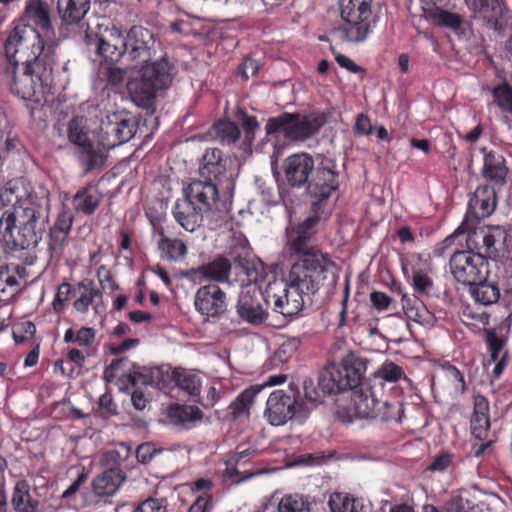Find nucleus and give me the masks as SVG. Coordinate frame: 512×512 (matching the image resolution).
Returning a JSON list of instances; mask_svg holds the SVG:
<instances>
[{"mask_svg": "<svg viewBox=\"0 0 512 512\" xmlns=\"http://www.w3.org/2000/svg\"><path fill=\"white\" fill-rule=\"evenodd\" d=\"M54 54L34 29L14 28L5 42L2 81L19 98L40 103L52 81Z\"/></svg>", "mask_w": 512, "mask_h": 512, "instance_id": "1", "label": "nucleus"}, {"mask_svg": "<svg viewBox=\"0 0 512 512\" xmlns=\"http://www.w3.org/2000/svg\"><path fill=\"white\" fill-rule=\"evenodd\" d=\"M2 202L11 204L0 217V243L6 255L35 248L49 221L50 193L42 186L29 191L23 180L9 181L0 192Z\"/></svg>", "mask_w": 512, "mask_h": 512, "instance_id": "2", "label": "nucleus"}, {"mask_svg": "<svg viewBox=\"0 0 512 512\" xmlns=\"http://www.w3.org/2000/svg\"><path fill=\"white\" fill-rule=\"evenodd\" d=\"M329 217L312 213L301 223L295 226L289 234L288 249L290 255L296 258L291 266L293 275L297 272L316 275L318 277H329L331 268L335 263L327 253L316 244V235L321 221H326Z\"/></svg>", "mask_w": 512, "mask_h": 512, "instance_id": "3", "label": "nucleus"}, {"mask_svg": "<svg viewBox=\"0 0 512 512\" xmlns=\"http://www.w3.org/2000/svg\"><path fill=\"white\" fill-rule=\"evenodd\" d=\"M297 272L293 275L290 269L285 280H275L266 286V297L273 303V311L284 317L299 314L304 306V295L316 294L324 285L327 278L307 273Z\"/></svg>", "mask_w": 512, "mask_h": 512, "instance_id": "4", "label": "nucleus"}, {"mask_svg": "<svg viewBox=\"0 0 512 512\" xmlns=\"http://www.w3.org/2000/svg\"><path fill=\"white\" fill-rule=\"evenodd\" d=\"M404 413L399 401H380L372 388L367 384L350 391V401L339 405L336 416L344 424H350L355 419H371L380 422H401Z\"/></svg>", "mask_w": 512, "mask_h": 512, "instance_id": "5", "label": "nucleus"}, {"mask_svg": "<svg viewBox=\"0 0 512 512\" xmlns=\"http://www.w3.org/2000/svg\"><path fill=\"white\" fill-rule=\"evenodd\" d=\"M367 359L358 352L345 353L339 362L329 363L322 371L318 388L324 395H333L359 388L365 383Z\"/></svg>", "mask_w": 512, "mask_h": 512, "instance_id": "6", "label": "nucleus"}, {"mask_svg": "<svg viewBox=\"0 0 512 512\" xmlns=\"http://www.w3.org/2000/svg\"><path fill=\"white\" fill-rule=\"evenodd\" d=\"M139 67L138 76L128 82L127 88L138 105L148 106L159 90L169 87L174 67L165 57L144 63Z\"/></svg>", "mask_w": 512, "mask_h": 512, "instance_id": "7", "label": "nucleus"}, {"mask_svg": "<svg viewBox=\"0 0 512 512\" xmlns=\"http://www.w3.org/2000/svg\"><path fill=\"white\" fill-rule=\"evenodd\" d=\"M340 10L343 23L334 28V35L348 43L366 41L375 23L372 0H341Z\"/></svg>", "mask_w": 512, "mask_h": 512, "instance_id": "8", "label": "nucleus"}, {"mask_svg": "<svg viewBox=\"0 0 512 512\" xmlns=\"http://www.w3.org/2000/svg\"><path fill=\"white\" fill-rule=\"evenodd\" d=\"M322 122L311 115L283 112L267 119L265 132L267 136H282L287 141H305L319 131Z\"/></svg>", "mask_w": 512, "mask_h": 512, "instance_id": "9", "label": "nucleus"}, {"mask_svg": "<svg viewBox=\"0 0 512 512\" xmlns=\"http://www.w3.org/2000/svg\"><path fill=\"white\" fill-rule=\"evenodd\" d=\"M308 410L299 389L290 384L288 391L278 389L270 394L266 401L264 416L272 426H282L295 416H304Z\"/></svg>", "mask_w": 512, "mask_h": 512, "instance_id": "10", "label": "nucleus"}, {"mask_svg": "<svg viewBox=\"0 0 512 512\" xmlns=\"http://www.w3.org/2000/svg\"><path fill=\"white\" fill-rule=\"evenodd\" d=\"M338 187V173L322 161L315 167L306 184L307 193L311 198L310 212L329 217V199Z\"/></svg>", "mask_w": 512, "mask_h": 512, "instance_id": "11", "label": "nucleus"}, {"mask_svg": "<svg viewBox=\"0 0 512 512\" xmlns=\"http://www.w3.org/2000/svg\"><path fill=\"white\" fill-rule=\"evenodd\" d=\"M491 270L488 259L474 249L456 250L449 259V271L454 280L469 286Z\"/></svg>", "mask_w": 512, "mask_h": 512, "instance_id": "12", "label": "nucleus"}, {"mask_svg": "<svg viewBox=\"0 0 512 512\" xmlns=\"http://www.w3.org/2000/svg\"><path fill=\"white\" fill-rule=\"evenodd\" d=\"M269 306L266 289L263 291L250 278L247 284H242L236 305L237 314L242 321L254 326L263 324L268 319Z\"/></svg>", "mask_w": 512, "mask_h": 512, "instance_id": "13", "label": "nucleus"}, {"mask_svg": "<svg viewBox=\"0 0 512 512\" xmlns=\"http://www.w3.org/2000/svg\"><path fill=\"white\" fill-rule=\"evenodd\" d=\"M99 129L98 145L110 150L133 138L138 129V121L129 113L115 112L101 120Z\"/></svg>", "mask_w": 512, "mask_h": 512, "instance_id": "14", "label": "nucleus"}, {"mask_svg": "<svg viewBox=\"0 0 512 512\" xmlns=\"http://www.w3.org/2000/svg\"><path fill=\"white\" fill-rule=\"evenodd\" d=\"M472 17L490 30L512 29V11L505 0H464Z\"/></svg>", "mask_w": 512, "mask_h": 512, "instance_id": "15", "label": "nucleus"}, {"mask_svg": "<svg viewBox=\"0 0 512 512\" xmlns=\"http://www.w3.org/2000/svg\"><path fill=\"white\" fill-rule=\"evenodd\" d=\"M85 43L88 47H94L96 53L108 62H117L125 56V38L115 26L97 24L96 30L88 28Z\"/></svg>", "mask_w": 512, "mask_h": 512, "instance_id": "16", "label": "nucleus"}, {"mask_svg": "<svg viewBox=\"0 0 512 512\" xmlns=\"http://www.w3.org/2000/svg\"><path fill=\"white\" fill-rule=\"evenodd\" d=\"M125 56L131 68L152 61L156 55L153 33L142 26H133L125 37Z\"/></svg>", "mask_w": 512, "mask_h": 512, "instance_id": "17", "label": "nucleus"}, {"mask_svg": "<svg viewBox=\"0 0 512 512\" xmlns=\"http://www.w3.org/2000/svg\"><path fill=\"white\" fill-rule=\"evenodd\" d=\"M227 306V295L216 283L200 286L195 293V310L205 322L220 320L226 313Z\"/></svg>", "mask_w": 512, "mask_h": 512, "instance_id": "18", "label": "nucleus"}, {"mask_svg": "<svg viewBox=\"0 0 512 512\" xmlns=\"http://www.w3.org/2000/svg\"><path fill=\"white\" fill-rule=\"evenodd\" d=\"M466 247L483 253L486 258H495L499 254L498 244L506 240V231L500 226L473 227L468 223Z\"/></svg>", "mask_w": 512, "mask_h": 512, "instance_id": "19", "label": "nucleus"}, {"mask_svg": "<svg viewBox=\"0 0 512 512\" xmlns=\"http://www.w3.org/2000/svg\"><path fill=\"white\" fill-rule=\"evenodd\" d=\"M21 20L23 25H17L15 28L29 27L34 29L47 44L55 47L53 38L54 29L51 24L50 9L43 0H28L25 5Z\"/></svg>", "mask_w": 512, "mask_h": 512, "instance_id": "20", "label": "nucleus"}, {"mask_svg": "<svg viewBox=\"0 0 512 512\" xmlns=\"http://www.w3.org/2000/svg\"><path fill=\"white\" fill-rule=\"evenodd\" d=\"M315 163L308 153H295L288 156L282 165L285 179L289 186L302 188L311 177Z\"/></svg>", "mask_w": 512, "mask_h": 512, "instance_id": "21", "label": "nucleus"}, {"mask_svg": "<svg viewBox=\"0 0 512 512\" xmlns=\"http://www.w3.org/2000/svg\"><path fill=\"white\" fill-rule=\"evenodd\" d=\"M183 196L205 214L213 210L219 198L217 184L211 181L193 180L183 188Z\"/></svg>", "mask_w": 512, "mask_h": 512, "instance_id": "22", "label": "nucleus"}, {"mask_svg": "<svg viewBox=\"0 0 512 512\" xmlns=\"http://www.w3.org/2000/svg\"><path fill=\"white\" fill-rule=\"evenodd\" d=\"M483 154L482 177L492 186L502 188L507 183L509 168L502 153L487 147L480 148Z\"/></svg>", "mask_w": 512, "mask_h": 512, "instance_id": "23", "label": "nucleus"}, {"mask_svg": "<svg viewBox=\"0 0 512 512\" xmlns=\"http://www.w3.org/2000/svg\"><path fill=\"white\" fill-rule=\"evenodd\" d=\"M496 206V187L490 184L480 185L469 199L468 212L465 219L469 221L470 216L477 221L486 218L495 211Z\"/></svg>", "mask_w": 512, "mask_h": 512, "instance_id": "24", "label": "nucleus"}, {"mask_svg": "<svg viewBox=\"0 0 512 512\" xmlns=\"http://www.w3.org/2000/svg\"><path fill=\"white\" fill-rule=\"evenodd\" d=\"M468 292L475 303L490 306L500 300L498 277L489 270L480 280L468 286Z\"/></svg>", "mask_w": 512, "mask_h": 512, "instance_id": "25", "label": "nucleus"}, {"mask_svg": "<svg viewBox=\"0 0 512 512\" xmlns=\"http://www.w3.org/2000/svg\"><path fill=\"white\" fill-rule=\"evenodd\" d=\"M199 173L206 181L221 183L227 178V159L219 148H208L202 156Z\"/></svg>", "mask_w": 512, "mask_h": 512, "instance_id": "26", "label": "nucleus"}, {"mask_svg": "<svg viewBox=\"0 0 512 512\" xmlns=\"http://www.w3.org/2000/svg\"><path fill=\"white\" fill-rule=\"evenodd\" d=\"M103 194L94 181L79 188L72 197V206L75 212L85 216L93 215L99 208Z\"/></svg>", "mask_w": 512, "mask_h": 512, "instance_id": "27", "label": "nucleus"}, {"mask_svg": "<svg viewBox=\"0 0 512 512\" xmlns=\"http://www.w3.org/2000/svg\"><path fill=\"white\" fill-rule=\"evenodd\" d=\"M172 215L177 224L188 232H194L203 224L205 213L198 210V207L191 204L185 198H179L175 201L172 207Z\"/></svg>", "mask_w": 512, "mask_h": 512, "instance_id": "28", "label": "nucleus"}, {"mask_svg": "<svg viewBox=\"0 0 512 512\" xmlns=\"http://www.w3.org/2000/svg\"><path fill=\"white\" fill-rule=\"evenodd\" d=\"M490 426L489 401L485 396L477 394L474 396L473 413L470 420L471 433L475 438L484 440L488 435Z\"/></svg>", "mask_w": 512, "mask_h": 512, "instance_id": "29", "label": "nucleus"}, {"mask_svg": "<svg viewBox=\"0 0 512 512\" xmlns=\"http://www.w3.org/2000/svg\"><path fill=\"white\" fill-rule=\"evenodd\" d=\"M126 479V473L119 467L104 470L92 481V490L99 497L112 496Z\"/></svg>", "mask_w": 512, "mask_h": 512, "instance_id": "30", "label": "nucleus"}, {"mask_svg": "<svg viewBox=\"0 0 512 512\" xmlns=\"http://www.w3.org/2000/svg\"><path fill=\"white\" fill-rule=\"evenodd\" d=\"M91 0H57V13L62 25H78L90 10Z\"/></svg>", "mask_w": 512, "mask_h": 512, "instance_id": "31", "label": "nucleus"}, {"mask_svg": "<svg viewBox=\"0 0 512 512\" xmlns=\"http://www.w3.org/2000/svg\"><path fill=\"white\" fill-rule=\"evenodd\" d=\"M192 271L200 280L226 282L229 279L231 263L227 258L219 256Z\"/></svg>", "mask_w": 512, "mask_h": 512, "instance_id": "32", "label": "nucleus"}, {"mask_svg": "<svg viewBox=\"0 0 512 512\" xmlns=\"http://www.w3.org/2000/svg\"><path fill=\"white\" fill-rule=\"evenodd\" d=\"M263 386L251 385L243 390L228 406L229 415L233 421H239L250 417V409L255 397L262 391Z\"/></svg>", "mask_w": 512, "mask_h": 512, "instance_id": "33", "label": "nucleus"}, {"mask_svg": "<svg viewBox=\"0 0 512 512\" xmlns=\"http://www.w3.org/2000/svg\"><path fill=\"white\" fill-rule=\"evenodd\" d=\"M401 304L406 317L421 325H429L434 321L431 313L424 302L415 294L404 293L401 297Z\"/></svg>", "mask_w": 512, "mask_h": 512, "instance_id": "34", "label": "nucleus"}, {"mask_svg": "<svg viewBox=\"0 0 512 512\" xmlns=\"http://www.w3.org/2000/svg\"><path fill=\"white\" fill-rule=\"evenodd\" d=\"M30 484L26 479L17 480L11 497V505L15 512H37L39 501L32 497Z\"/></svg>", "mask_w": 512, "mask_h": 512, "instance_id": "35", "label": "nucleus"}, {"mask_svg": "<svg viewBox=\"0 0 512 512\" xmlns=\"http://www.w3.org/2000/svg\"><path fill=\"white\" fill-rule=\"evenodd\" d=\"M445 6L425 8L426 18L434 25L445 27L457 32L463 24V16L456 12H451L444 8Z\"/></svg>", "mask_w": 512, "mask_h": 512, "instance_id": "36", "label": "nucleus"}, {"mask_svg": "<svg viewBox=\"0 0 512 512\" xmlns=\"http://www.w3.org/2000/svg\"><path fill=\"white\" fill-rule=\"evenodd\" d=\"M78 161L85 174L101 168L106 161V154L93 142L86 144L77 151Z\"/></svg>", "mask_w": 512, "mask_h": 512, "instance_id": "37", "label": "nucleus"}, {"mask_svg": "<svg viewBox=\"0 0 512 512\" xmlns=\"http://www.w3.org/2000/svg\"><path fill=\"white\" fill-rule=\"evenodd\" d=\"M157 248L161 259L170 262H181L188 253L187 244L179 238H159Z\"/></svg>", "mask_w": 512, "mask_h": 512, "instance_id": "38", "label": "nucleus"}, {"mask_svg": "<svg viewBox=\"0 0 512 512\" xmlns=\"http://www.w3.org/2000/svg\"><path fill=\"white\" fill-rule=\"evenodd\" d=\"M80 295L73 301V308L81 314H86L97 297H101V291L95 287L93 280L83 279L77 283Z\"/></svg>", "mask_w": 512, "mask_h": 512, "instance_id": "39", "label": "nucleus"}, {"mask_svg": "<svg viewBox=\"0 0 512 512\" xmlns=\"http://www.w3.org/2000/svg\"><path fill=\"white\" fill-rule=\"evenodd\" d=\"M171 380L190 396L196 397L200 395L201 381L199 377L186 369L181 367L175 368L172 371Z\"/></svg>", "mask_w": 512, "mask_h": 512, "instance_id": "40", "label": "nucleus"}, {"mask_svg": "<svg viewBox=\"0 0 512 512\" xmlns=\"http://www.w3.org/2000/svg\"><path fill=\"white\" fill-rule=\"evenodd\" d=\"M168 501L161 497H148L138 504L120 505L116 512H167Z\"/></svg>", "mask_w": 512, "mask_h": 512, "instance_id": "41", "label": "nucleus"}, {"mask_svg": "<svg viewBox=\"0 0 512 512\" xmlns=\"http://www.w3.org/2000/svg\"><path fill=\"white\" fill-rule=\"evenodd\" d=\"M235 118L241 126L244 133L243 143L251 145L255 138L256 133L260 129V123L256 116L248 114L245 108H237Z\"/></svg>", "mask_w": 512, "mask_h": 512, "instance_id": "42", "label": "nucleus"}, {"mask_svg": "<svg viewBox=\"0 0 512 512\" xmlns=\"http://www.w3.org/2000/svg\"><path fill=\"white\" fill-rule=\"evenodd\" d=\"M127 377H128L130 384L133 387H137L138 385H144V386L154 385L161 390L166 388L165 381L163 380L162 371L159 368H156V369H153L150 371H146V372H141V371L129 372Z\"/></svg>", "mask_w": 512, "mask_h": 512, "instance_id": "43", "label": "nucleus"}, {"mask_svg": "<svg viewBox=\"0 0 512 512\" xmlns=\"http://www.w3.org/2000/svg\"><path fill=\"white\" fill-rule=\"evenodd\" d=\"M168 414L172 421L181 425H186L203 418V412L200 408L191 405L175 404L169 408Z\"/></svg>", "mask_w": 512, "mask_h": 512, "instance_id": "44", "label": "nucleus"}, {"mask_svg": "<svg viewBox=\"0 0 512 512\" xmlns=\"http://www.w3.org/2000/svg\"><path fill=\"white\" fill-rule=\"evenodd\" d=\"M213 129L221 142L235 144L241 137L239 126L228 119H219L213 124Z\"/></svg>", "mask_w": 512, "mask_h": 512, "instance_id": "45", "label": "nucleus"}, {"mask_svg": "<svg viewBox=\"0 0 512 512\" xmlns=\"http://www.w3.org/2000/svg\"><path fill=\"white\" fill-rule=\"evenodd\" d=\"M85 122L86 120L83 117H74L68 123V139L78 148L92 142L88 137Z\"/></svg>", "mask_w": 512, "mask_h": 512, "instance_id": "46", "label": "nucleus"}, {"mask_svg": "<svg viewBox=\"0 0 512 512\" xmlns=\"http://www.w3.org/2000/svg\"><path fill=\"white\" fill-rule=\"evenodd\" d=\"M484 340L490 354V361H497L506 351L504 348L507 344V337L498 335L495 329L490 328L484 330Z\"/></svg>", "mask_w": 512, "mask_h": 512, "instance_id": "47", "label": "nucleus"}, {"mask_svg": "<svg viewBox=\"0 0 512 512\" xmlns=\"http://www.w3.org/2000/svg\"><path fill=\"white\" fill-rule=\"evenodd\" d=\"M278 512H310V503L306 497L300 494L284 495L278 505Z\"/></svg>", "mask_w": 512, "mask_h": 512, "instance_id": "48", "label": "nucleus"}, {"mask_svg": "<svg viewBox=\"0 0 512 512\" xmlns=\"http://www.w3.org/2000/svg\"><path fill=\"white\" fill-rule=\"evenodd\" d=\"M493 102L502 112L512 114V86L507 82L500 83L491 90Z\"/></svg>", "mask_w": 512, "mask_h": 512, "instance_id": "49", "label": "nucleus"}, {"mask_svg": "<svg viewBox=\"0 0 512 512\" xmlns=\"http://www.w3.org/2000/svg\"><path fill=\"white\" fill-rule=\"evenodd\" d=\"M445 379L450 383L457 394H464L467 390L464 374L453 364L445 362L441 365Z\"/></svg>", "mask_w": 512, "mask_h": 512, "instance_id": "50", "label": "nucleus"}, {"mask_svg": "<svg viewBox=\"0 0 512 512\" xmlns=\"http://www.w3.org/2000/svg\"><path fill=\"white\" fill-rule=\"evenodd\" d=\"M131 362L127 357H119L105 367L103 378L106 382H113L118 376H125L126 371H130Z\"/></svg>", "mask_w": 512, "mask_h": 512, "instance_id": "51", "label": "nucleus"}, {"mask_svg": "<svg viewBox=\"0 0 512 512\" xmlns=\"http://www.w3.org/2000/svg\"><path fill=\"white\" fill-rule=\"evenodd\" d=\"M68 233L54 229L50 227L49 229V241H48V251L50 253L51 258H60L63 254L64 247L66 245V241L68 238Z\"/></svg>", "mask_w": 512, "mask_h": 512, "instance_id": "52", "label": "nucleus"}, {"mask_svg": "<svg viewBox=\"0 0 512 512\" xmlns=\"http://www.w3.org/2000/svg\"><path fill=\"white\" fill-rule=\"evenodd\" d=\"M331 512H358L356 500L347 494L334 493L330 496Z\"/></svg>", "mask_w": 512, "mask_h": 512, "instance_id": "53", "label": "nucleus"}, {"mask_svg": "<svg viewBox=\"0 0 512 512\" xmlns=\"http://www.w3.org/2000/svg\"><path fill=\"white\" fill-rule=\"evenodd\" d=\"M74 292L75 289L69 282L64 281L59 284L52 301L53 310L57 313L63 312Z\"/></svg>", "mask_w": 512, "mask_h": 512, "instance_id": "54", "label": "nucleus"}, {"mask_svg": "<svg viewBox=\"0 0 512 512\" xmlns=\"http://www.w3.org/2000/svg\"><path fill=\"white\" fill-rule=\"evenodd\" d=\"M301 340L299 337H289L285 339L274 353V360L285 363L287 362L299 349Z\"/></svg>", "mask_w": 512, "mask_h": 512, "instance_id": "55", "label": "nucleus"}, {"mask_svg": "<svg viewBox=\"0 0 512 512\" xmlns=\"http://www.w3.org/2000/svg\"><path fill=\"white\" fill-rule=\"evenodd\" d=\"M375 376L386 382H397L404 376L403 369L392 361H385L376 371Z\"/></svg>", "mask_w": 512, "mask_h": 512, "instance_id": "56", "label": "nucleus"}, {"mask_svg": "<svg viewBox=\"0 0 512 512\" xmlns=\"http://www.w3.org/2000/svg\"><path fill=\"white\" fill-rule=\"evenodd\" d=\"M36 326L31 321L17 324L13 329V339L17 344L25 343L34 338Z\"/></svg>", "mask_w": 512, "mask_h": 512, "instance_id": "57", "label": "nucleus"}, {"mask_svg": "<svg viewBox=\"0 0 512 512\" xmlns=\"http://www.w3.org/2000/svg\"><path fill=\"white\" fill-rule=\"evenodd\" d=\"M468 220L464 219L461 225L455 230V232L447 236L443 241L435 245L433 249L434 257H441L445 254L446 250L453 244L455 238L460 234H465L468 231Z\"/></svg>", "mask_w": 512, "mask_h": 512, "instance_id": "58", "label": "nucleus"}, {"mask_svg": "<svg viewBox=\"0 0 512 512\" xmlns=\"http://www.w3.org/2000/svg\"><path fill=\"white\" fill-rule=\"evenodd\" d=\"M97 413L104 419L117 415V405L110 392H106L99 397Z\"/></svg>", "mask_w": 512, "mask_h": 512, "instance_id": "59", "label": "nucleus"}, {"mask_svg": "<svg viewBox=\"0 0 512 512\" xmlns=\"http://www.w3.org/2000/svg\"><path fill=\"white\" fill-rule=\"evenodd\" d=\"M414 289L424 295H429L433 288V280L421 270L414 271L412 274Z\"/></svg>", "mask_w": 512, "mask_h": 512, "instance_id": "60", "label": "nucleus"}, {"mask_svg": "<svg viewBox=\"0 0 512 512\" xmlns=\"http://www.w3.org/2000/svg\"><path fill=\"white\" fill-rule=\"evenodd\" d=\"M73 221V212L69 208L63 206L62 209L59 211L54 224L51 227L69 234L72 228Z\"/></svg>", "mask_w": 512, "mask_h": 512, "instance_id": "61", "label": "nucleus"}, {"mask_svg": "<svg viewBox=\"0 0 512 512\" xmlns=\"http://www.w3.org/2000/svg\"><path fill=\"white\" fill-rule=\"evenodd\" d=\"M96 275L103 290L114 292L119 289L118 284L114 280L112 272L105 265H101L97 268Z\"/></svg>", "mask_w": 512, "mask_h": 512, "instance_id": "62", "label": "nucleus"}, {"mask_svg": "<svg viewBox=\"0 0 512 512\" xmlns=\"http://www.w3.org/2000/svg\"><path fill=\"white\" fill-rule=\"evenodd\" d=\"M19 271V265L5 264L0 266V285L4 284L9 287H16L19 285L18 279L15 275Z\"/></svg>", "mask_w": 512, "mask_h": 512, "instance_id": "63", "label": "nucleus"}, {"mask_svg": "<svg viewBox=\"0 0 512 512\" xmlns=\"http://www.w3.org/2000/svg\"><path fill=\"white\" fill-rule=\"evenodd\" d=\"M213 509V500L210 493L200 494L193 504L190 506L188 512H211Z\"/></svg>", "mask_w": 512, "mask_h": 512, "instance_id": "64", "label": "nucleus"}]
</instances>
